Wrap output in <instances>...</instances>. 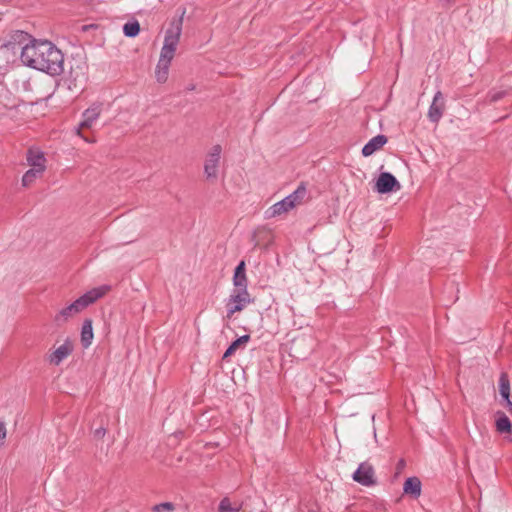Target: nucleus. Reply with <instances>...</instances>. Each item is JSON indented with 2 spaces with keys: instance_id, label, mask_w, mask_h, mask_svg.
<instances>
[{
  "instance_id": "nucleus-1",
  "label": "nucleus",
  "mask_w": 512,
  "mask_h": 512,
  "mask_svg": "<svg viewBox=\"0 0 512 512\" xmlns=\"http://www.w3.org/2000/svg\"><path fill=\"white\" fill-rule=\"evenodd\" d=\"M24 65L46 72L49 75H60L64 71V56L50 41L30 39L21 52Z\"/></svg>"
},
{
  "instance_id": "nucleus-2",
  "label": "nucleus",
  "mask_w": 512,
  "mask_h": 512,
  "mask_svg": "<svg viewBox=\"0 0 512 512\" xmlns=\"http://www.w3.org/2000/svg\"><path fill=\"white\" fill-rule=\"evenodd\" d=\"M109 290L110 286L108 285H102L89 290L84 295L76 299L73 303L61 309L55 315L54 322L57 325H63L64 323L68 322L71 318L81 313L89 305L93 304L98 299L106 295L109 292Z\"/></svg>"
},
{
  "instance_id": "nucleus-3",
  "label": "nucleus",
  "mask_w": 512,
  "mask_h": 512,
  "mask_svg": "<svg viewBox=\"0 0 512 512\" xmlns=\"http://www.w3.org/2000/svg\"><path fill=\"white\" fill-rule=\"evenodd\" d=\"M306 195V188L300 185L293 193L272 205L266 212L267 218L280 216L292 210Z\"/></svg>"
},
{
  "instance_id": "nucleus-4",
  "label": "nucleus",
  "mask_w": 512,
  "mask_h": 512,
  "mask_svg": "<svg viewBox=\"0 0 512 512\" xmlns=\"http://www.w3.org/2000/svg\"><path fill=\"white\" fill-rule=\"evenodd\" d=\"M181 30V24H178L166 31L159 60L171 63L180 40Z\"/></svg>"
},
{
  "instance_id": "nucleus-5",
  "label": "nucleus",
  "mask_w": 512,
  "mask_h": 512,
  "mask_svg": "<svg viewBox=\"0 0 512 512\" xmlns=\"http://www.w3.org/2000/svg\"><path fill=\"white\" fill-rule=\"evenodd\" d=\"M248 291H232L226 304L227 319H231L236 312H241L248 304L252 303Z\"/></svg>"
},
{
  "instance_id": "nucleus-6",
  "label": "nucleus",
  "mask_w": 512,
  "mask_h": 512,
  "mask_svg": "<svg viewBox=\"0 0 512 512\" xmlns=\"http://www.w3.org/2000/svg\"><path fill=\"white\" fill-rule=\"evenodd\" d=\"M222 147L214 145L207 153L204 161V173L207 179L216 180L218 177V169L221 160Z\"/></svg>"
},
{
  "instance_id": "nucleus-7",
  "label": "nucleus",
  "mask_w": 512,
  "mask_h": 512,
  "mask_svg": "<svg viewBox=\"0 0 512 512\" xmlns=\"http://www.w3.org/2000/svg\"><path fill=\"white\" fill-rule=\"evenodd\" d=\"M102 103H93L89 108H87L82 114V121L79 126L76 128V134L80 136L84 141L92 143L93 140H90L82 135L81 130L84 128H91L94 122L99 118L102 112Z\"/></svg>"
},
{
  "instance_id": "nucleus-8",
  "label": "nucleus",
  "mask_w": 512,
  "mask_h": 512,
  "mask_svg": "<svg viewBox=\"0 0 512 512\" xmlns=\"http://www.w3.org/2000/svg\"><path fill=\"white\" fill-rule=\"evenodd\" d=\"M353 480L363 486H372L376 483L375 471L369 462H363L353 473Z\"/></svg>"
},
{
  "instance_id": "nucleus-9",
  "label": "nucleus",
  "mask_w": 512,
  "mask_h": 512,
  "mask_svg": "<svg viewBox=\"0 0 512 512\" xmlns=\"http://www.w3.org/2000/svg\"><path fill=\"white\" fill-rule=\"evenodd\" d=\"M401 188L397 179L389 172H382L375 184V189L378 193L386 194L392 191H397Z\"/></svg>"
},
{
  "instance_id": "nucleus-10",
  "label": "nucleus",
  "mask_w": 512,
  "mask_h": 512,
  "mask_svg": "<svg viewBox=\"0 0 512 512\" xmlns=\"http://www.w3.org/2000/svg\"><path fill=\"white\" fill-rule=\"evenodd\" d=\"M444 109H445L444 97H443V94L440 91H438L434 95L433 101L428 110L429 120L431 122L437 123L441 119Z\"/></svg>"
},
{
  "instance_id": "nucleus-11",
  "label": "nucleus",
  "mask_w": 512,
  "mask_h": 512,
  "mask_svg": "<svg viewBox=\"0 0 512 512\" xmlns=\"http://www.w3.org/2000/svg\"><path fill=\"white\" fill-rule=\"evenodd\" d=\"M73 351V344L71 341L66 340L62 345L56 348L48 356V361L54 366H58L65 358H67Z\"/></svg>"
},
{
  "instance_id": "nucleus-12",
  "label": "nucleus",
  "mask_w": 512,
  "mask_h": 512,
  "mask_svg": "<svg viewBox=\"0 0 512 512\" xmlns=\"http://www.w3.org/2000/svg\"><path fill=\"white\" fill-rule=\"evenodd\" d=\"M26 160L30 168L45 172L46 158L44 153L39 149L30 148L27 152Z\"/></svg>"
},
{
  "instance_id": "nucleus-13",
  "label": "nucleus",
  "mask_w": 512,
  "mask_h": 512,
  "mask_svg": "<svg viewBox=\"0 0 512 512\" xmlns=\"http://www.w3.org/2000/svg\"><path fill=\"white\" fill-rule=\"evenodd\" d=\"M387 141V137L382 134L373 137L362 148L363 156H371L376 151L380 150L387 143Z\"/></svg>"
},
{
  "instance_id": "nucleus-14",
  "label": "nucleus",
  "mask_w": 512,
  "mask_h": 512,
  "mask_svg": "<svg viewBox=\"0 0 512 512\" xmlns=\"http://www.w3.org/2000/svg\"><path fill=\"white\" fill-rule=\"evenodd\" d=\"M94 338L93 333V327H92V320L91 319H85L82 324L81 329V344L83 348L87 349L92 344Z\"/></svg>"
},
{
  "instance_id": "nucleus-15",
  "label": "nucleus",
  "mask_w": 512,
  "mask_h": 512,
  "mask_svg": "<svg viewBox=\"0 0 512 512\" xmlns=\"http://www.w3.org/2000/svg\"><path fill=\"white\" fill-rule=\"evenodd\" d=\"M403 491L405 494L412 495L417 498L421 494V481L417 477L408 478L403 485Z\"/></svg>"
},
{
  "instance_id": "nucleus-16",
  "label": "nucleus",
  "mask_w": 512,
  "mask_h": 512,
  "mask_svg": "<svg viewBox=\"0 0 512 512\" xmlns=\"http://www.w3.org/2000/svg\"><path fill=\"white\" fill-rule=\"evenodd\" d=\"M170 63L164 60H159L155 70V77L157 82L165 83L168 79Z\"/></svg>"
},
{
  "instance_id": "nucleus-17",
  "label": "nucleus",
  "mask_w": 512,
  "mask_h": 512,
  "mask_svg": "<svg viewBox=\"0 0 512 512\" xmlns=\"http://www.w3.org/2000/svg\"><path fill=\"white\" fill-rule=\"evenodd\" d=\"M242 506V502H232L228 497H225L220 501L218 512H239Z\"/></svg>"
},
{
  "instance_id": "nucleus-18",
  "label": "nucleus",
  "mask_w": 512,
  "mask_h": 512,
  "mask_svg": "<svg viewBox=\"0 0 512 512\" xmlns=\"http://www.w3.org/2000/svg\"><path fill=\"white\" fill-rule=\"evenodd\" d=\"M495 425L499 433H509L512 427L510 419L503 412L497 413Z\"/></svg>"
},
{
  "instance_id": "nucleus-19",
  "label": "nucleus",
  "mask_w": 512,
  "mask_h": 512,
  "mask_svg": "<svg viewBox=\"0 0 512 512\" xmlns=\"http://www.w3.org/2000/svg\"><path fill=\"white\" fill-rule=\"evenodd\" d=\"M249 340H250L249 335H243V336L237 338L227 348V350L225 351V353L223 355V358L226 359V358L230 357L231 355H233L238 348L244 347L248 343Z\"/></svg>"
},
{
  "instance_id": "nucleus-20",
  "label": "nucleus",
  "mask_w": 512,
  "mask_h": 512,
  "mask_svg": "<svg viewBox=\"0 0 512 512\" xmlns=\"http://www.w3.org/2000/svg\"><path fill=\"white\" fill-rule=\"evenodd\" d=\"M44 172L30 168L22 177V185L31 186L38 178H41Z\"/></svg>"
},
{
  "instance_id": "nucleus-21",
  "label": "nucleus",
  "mask_w": 512,
  "mask_h": 512,
  "mask_svg": "<svg viewBox=\"0 0 512 512\" xmlns=\"http://www.w3.org/2000/svg\"><path fill=\"white\" fill-rule=\"evenodd\" d=\"M499 392L504 400H508L510 397V382L506 373H501L499 377Z\"/></svg>"
},
{
  "instance_id": "nucleus-22",
  "label": "nucleus",
  "mask_w": 512,
  "mask_h": 512,
  "mask_svg": "<svg viewBox=\"0 0 512 512\" xmlns=\"http://www.w3.org/2000/svg\"><path fill=\"white\" fill-rule=\"evenodd\" d=\"M247 276L246 275H239L234 274L233 276V285H234V291H248L247 290Z\"/></svg>"
},
{
  "instance_id": "nucleus-23",
  "label": "nucleus",
  "mask_w": 512,
  "mask_h": 512,
  "mask_svg": "<svg viewBox=\"0 0 512 512\" xmlns=\"http://www.w3.org/2000/svg\"><path fill=\"white\" fill-rule=\"evenodd\" d=\"M123 32L128 37H135L140 32V25L137 21L134 22H127L123 26Z\"/></svg>"
},
{
  "instance_id": "nucleus-24",
  "label": "nucleus",
  "mask_w": 512,
  "mask_h": 512,
  "mask_svg": "<svg viewBox=\"0 0 512 512\" xmlns=\"http://www.w3.org/2000/svg\"><path fill=\"white\" fill-rule=\"evenodd\" d=\"M173 510H174V505L171 502H163V503L153 506V508H152L153 512H164V511L171 512Z\"/></svg>"
},
{
  "instance_id": "nucleus-25",
  "label": "nucleus",
  "mask_w": 512,
  "mask_h": 512,
  "mask_svg": "<svg viewBox=\"0 0 512 512\" xmlns=\"http://www.w3.org/2000/svg\"><path fill=\"white\" fill-rule=\"evenodd\" d=\"M106 434V429L104 427H100L95 429L93 435L95 439H102Z\"/></svg>"
},
{
  "instance_id": "nucleus-26",
  "label": "nucleus",
  "mask_w": 512,
  "mask_h": 512,
  "mask_svg": "<svg viewBox=\"0 0 512 512\" xmlns=\"http://www.w3.org/2000/svg\"><path fill=\"white\" fill-rule=\"evenodd\" d=\"M29 37L30 36L27 33L23 32V31H16L14 39L18 40L19 42H22V41H24L25 39H27Z\"/></svg>"
},
{
  "instance_id": "nucleus-27",
  "label": "nucleus",
  "mask_w": 512,
  "mask_h": 512,
  "mask_svg": "<svg viewBox=\"0 0 512 512\" xmlns=\"http://www.w3.org/2000/svg\"><path fill=\"white\" fill-rule=\"evenodd\" d=\"M234 274L246 275L245 273V262L241 261L235 268Z\"/></svg>"
},
{
  "instance_id": "nucleus-28",
  "label": "nucleus",
  "mask_w": 512,
  "mask_h": 512,
  "mask_svg": "<svg viewBox=\"0 0 512 512\" xmlns=\"http://www.w3.org/2000/svg\"><path fill=\"white\" fill-rule=\"evenodd\" d=\"M504 92H495L490 94L491 102H496L504 96Z\"/></svg>"
},
{
  "instance_id": "nucleus-29",
  "label": "nucleus",
  "mask_w": 512,
  "mask_h": 512,
  "mask_svg": "<svg viewBox=\"0 0 512 512\" xmlns=\"http://www.w3.org/2000/svg\"><path fill=\"white\" fill-rule=\"evenodd\" d=\"M7 430L4 422L0 421V441L6 438Z\"/></svg>"
},
{
  "instance_id": "nucleus-30",
  "label": "nucleus",
  "mask_w": 512,
  "mask_h": 512,
  "mask_svg": "<svg viewBox=\"0 0 512 512\" xmlns=\"http://www.w3.org/2000/svg\"><path fill=\"white\" fill-rule=\"evenodd\" d=\"M505 401H506V405H507L508 411L512 414V402L510 401V398L508 400H505Z\"/></svg>"
},
{
  "instance_id": "nucleus-31",
  "label": "nucleus",
  "mask_w": 512,
  "mask_h": 512,
  "mask_svg": "<svg viewBox=\"0 0 512 512\" xmlns=\"http://www.w3.org/2000/svg\"><path fill=\"white\" fill-rule=\"evenodd\" d=\"M443 5H446V6H449L450 4H452L454 2V0H440Z\"/></svg>"
},
{
  "instance_id": "nucleus-32",
  "label": "nucleus",
  "mask_w": 512,
  "mask_h": 512,
  "mask_svg": "<svg viewBox=\"0 0 512 512\" xmlns=\"http://www.w3.org/2000/svg\"><path fill=\"white\" fill-rule=\"evenodd\" d=\"M405 465V462L404 460H400L399 463H398V467H403Z\"/></svg>"
},
{
  "instance_id": "nucleus-33",
  "label": "nucleus",
  "mask_w": 512,
  "mask_h": 512,
  "mask_svg": "<svg viewBox=\"0 0 512 512\" xmlns=\"http://www.w3.org/2000/svg\"><path fill=\"white\" fill-rule=\"evenodd\" d=\"M6 49H7V45H4V46L0 47V51L6 50Z\"/></svg>"
},
{
  "instance_id": "nucleus-34",
  "label": "nucleus",
  "mask_w": 512,
  "mask_h": 512,
  "mask_svg": "<svg viewBox=\"0 0 512 512\" xmlns=\"http://www.w3.org/2000/svg\"><path fill=\"white\" fill-rule=\"evenodd\" d=\"M189 90H193L194 89V86H189L188 88Z\"/></svg>"
}]
</instances>
